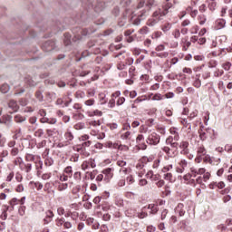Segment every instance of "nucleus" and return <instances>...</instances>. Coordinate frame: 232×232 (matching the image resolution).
Listing matches in <instances>:
<instances>
[{
  "instance_id": "nucleus-1",
  "label": "nucleus",
  "mask_w": 232,
  "mask_h": 232,
  "mask_svg": "<svg viewBox=\"0 0 232 232\" xmlns=\"http://www.w3.org/2000/svg\"><path fill=\"white\" fill-rule=\"evenodd\" d=\"M169 8H171V5H168V7H162V8H159L158 10H156L153 14L152 16L150 18L148 19L147 21V26H157V24H159V23H160V21L164 20V17H166V15H168L169 14Z\"/></svg>"
},
{
  "instance_id": "nucleus-2",
  "label": "nucleus",
  "mask_w": 232,
  "mask_h": 232,
  "mask_svg": "<svg viewBox=\"0 0 232 232\" xmlns=\"http://www.w3.org/2000/svg\"><path fill=\"white\" fill-rule=\"evenodd\" d=\"M140 133L146 135V142L149 146H157L160 142V135L148 128L140 127Z\"/></svg>"
},
{
  "instance_id": "nucleus-3",
  "label": "nucleus",
  "mask_w": 232,
  "mask_h": 232,
  "mask_svg": "<svg viewBox=\"0 0 232 232\" xmlns=\"http://www.w3.org/2000/svg\"><path fill=\"white\" fill-rule=\"evenodd\" d=\"M149 13L148 10L146 9H142L138 15H133L130 18V21L132 23V24H134L135 26H139V24H140L141 21H144V19H146V17H148Z\"/></svg>"
},
{
  "instance_id": "nucleus-4",
  "label": "nucleus",
  "mask_w": 232,
  "mask_h": 232,
  "mask_svg": "<svg viewBox=\"0 0 232 232\" xmlns=\"http://www.w3.org/2000/svg\"><path fill=\"white\" fill-rule=\"evenodd\" d=\"M88 8H94V11L99 14V12H102L104 8H106V4L104 2L96 1L93 3L89 2L87 5Z\"/></svg>"
},
{
  "instance_id": "nucleus-5",
  "label": "nucleus",
  "mask_w": 232,
  "mask_h": 232,
  "mask_svg": "<svg viewBox=\"0 0 232 232\" xmlns=\"http://www.w3.org/2000/svg\"><path fill=\"white\" fill-rule=\"evenodd\" d=\"M113 171H115L113 168H106L102 171L105 184H108L113 179Z\"/></svg>"
},
{
  "instance_id": "nucleus-6",
  "label": "nucleus",
  "mask_w": 232,
  "mask_h": 232,
  "mask_svg": "<svg viewBox=\"0 0 232 232\" xmlns=\"http://www.w3.org/2000/svg\"><path fill=\"white\" fill-rule=\"evenodd\" d=\"M181 155H189V142L182 140L179 146Z\"/></svg>"
},
{
  "instance_id": "nucleus-7",
  "label": "nucleus",
  "mask_w": 232,
  "mask_h": 232,
  "mask_svg": "<svg viewBox=\"0 0 232 232\" xmlns=\"http://www.w3.org/2000/svg\"><path fill=\"white\" fill-rule=\"evenodd\" d=\"M97 164L95 163V160L89 159L88 160H85L82 164V169L83 171H86V169H90V168H96Z\"/></svg>"
},
{
  "instance_id": "nucleus-8",
  "label": "nucleus",
  "mask_w": 232,
  "mask_h": 232,
  "mask_svg": "<svg viewBox=\"0 0 232 232\" xmlns=\"http://www.w3.org/2000/svg\"><path fill=\"white\" fill-rule=\"evenodd\" d=\"M200 140H206L208 139V135H212V133H215V130L213 129H206L204 131L202 129L198 130Z\"/></svg>"
},
{
  "instance_id": "nucleus-9",
  "label": "nucleus",
  "mask_w": 232,
  "mask_h": 232,
  "mask_svg": "<svg viewBox=\"0 0 232 232\" xmlns=\"http://www.w3.org/2000/svg\"><path fill=\"white\" fill-rule=\"evenodd\" d=\"M187 168H188V160H181L178 163V167L176 168V171H177V173H184V171H186Z\"/></svg>"
},
{
  "instance_id": "nucleus-10",
  "label": "nucleus",
  "mask_w": 232,
  "mask_h": 232,
  "mask_svg": "<svg viewBox=\"0 0 232 232\" xmlns=\"http://www.w3.org/2000/svg\"><path fill=\"white\" fill-rule=\"evenodd\" d=\"M63 137H64L65 142L67 144H73L74 136H73V132H72V130L70 129L66 130Z\"/></svg>"
},
{
  "instance_id": "nucleus-11",
  "label": "nucleus",
  "mask_w": 232,
  "mask_h": 232,
  "mask_svg": "<svg viewBox=\"0 0 232 232\" xmlns=\"http://www.w3.org/2000/svg\"><path fill=\"white\" fill-rule=\"evenodd\" d=\"M144 139H146V134H139L136 138V142L137 144H141L140 145V150H148V145L144 143Z\"/></svg>"
},
{
  "instance_id": "nucleus-12",
  "label": "nucleus",
  "mask_w": 232,
  "mask_h": 232,
  "mask_svg": "<svg viewBox=\"0 0 232 232\" xmlns=\"http://www.w3.org/2000/svg\"><path fill=\"white\" fill-rule=\"evenodd\" d=\"M146 178L151 180V182H158V180H160V174H155L153 170H149L146 174Z\"/></svg>"
},
{
  "instance_id": "nucleus-13",
  "label": "nucleus",
  "mask_w": 232,
  "mask_h": 232,
  "mask_svg": "<svg viewBox=\"0 0 232 232\" xmlns=\"http://www.w3.org/2000/svg\"><path fill=\"white\" fill-rule=\"evenodd\" d=\"M175 213L176 215H179V217H184L186 215V208L182 203H179L177 205L175 208Z\"/></svg>"
},
{
  "instance_id": "nucleus-14",
  "label": "nucleus",
  "mask_w": 232,
  "mask_h": 232,
  "mask_svg": "<svg viewBox=\"0 0 232 232\" xmlns=\"http://www.w3.org/2000/svg\"><path fill=\"white\" fill-rule=\"evenodd\" d=\"M189 171V173L183 176V180H189V179H195L197 175H198L195 167H191Z\"/></svg>"
},
{
  "instance_id": "nucleus-15",
  "label": "nucleus",
  "mask_w": 232,
  "mask_h": 232,
  "mask_svg": "<svg viewBox=\"0 0 232 232\" xmlns=\"http://www.w3.org/2000/svg\"><path fill=\"white\" fill-rule=\"evenodd\" d=\"M162 151H164V153H166V155H168V157L173 158V157H177V150H174L173 149L169 148V147H163L162 148Z\"/></svg>"
},
{
  "instance_id": "nucleus-16",
  "label": "nucleus",
  "mask_w": 232,
  "mask_h": 232,
  "mask_svg": "<svg viewBox=\"0 0 232 232\" xmlns=\"http://www.w3.org/2000/svg\"><path fill=\"white\" fill-rule=\"evenodd\" d=\"M8 108L12 110V111H9V113H15V111H19V105L17 104V102L11 100L8 103Z\"/></svg>"
},
{
  "instance_id": "nucleus-17",
  "label": "nucleus",
  "mask_w": 232,
  "mask_h": 232,
  "mask_svg": "<svg viewBox=\"0 0 232 232\" xmlns=\"http://www.w3.org/2000/svg\"><path fill=\"white\" fill-rule=\"evenodd\" d=\"M1 124H5L8 128L12 126V116L10 115H5L2 117V120H0Z\"/></svg>"
},
{
  "instance_id": "nucleus-18",
  "label": "nucleus",
  "mask_w": 232,
  "mask_h": 232,
  "mask_svg": "<svg viewBox=\"0 0 232 232\" xmlns=\"http://www.w3.org/2000/svg\"><path fill=\"white\" fill-rule=\"evenodd\" d=\"M53 218V212L52 210L45 211V218H44V224H49Z\"/></svg>"
},
{
  "instance_id": "nucleus-19",
  "label": "nucleus",
  "mask_w": 232,
  "mask_h": 232,
  "mask_svg": "<svg viewBox=\"0 0 232 232\" xmlns=\"http://www.w3.org/2000/svg\"><path fill=\"white\" fill-rule=\"evenodd\" d=\"M43 50H44L45 52H52V50H53V42L52 41H47L45 42L43 46H42Z\"/></svg>"
},
{
  "instance_id": "nucleus-20",
  "label": "nucleus",
  "mask_w": 232,
  "mask_h": 232,
  "mask_svg": "<svg viewBox=\"0 0 232 232\" xmlns=\"http://www.w3.org/2000/svg\"><path fill=\"white\" fill-rule=\"evenodd\" d=\"M40 156H35L34 154L27 153L25 155L26 162H36Z\"/></svg>"
},
{
  "instance_id": "nucleus-21",
  "label": "nucleus",
  "mask_w": 232,
  "mask_h": 232,
  "mask_svg": "<svg viewBox=\"0 0 232 232\" xmlns=\"http://www.w3.org/2000/svg\"><path fill=\"white\" fill-rule=\"evenodd\" d=\"M63 37V43L65 46H70V44H72V34H70V33H65Z\"/></svg>"
},
{
  "instance_id": "nucleus-22",
  "label": "nucleus",
  "mask_w": 232,
  "mask_h": 232,
  "mask_svg": "<svg viewBox=\"0 0 232 232\" xmlns=\"http://www.w3.org/2000/svg\"><path fill=\"white\" fill-rule=\"evenodd\" d=\"M73 150L75 151H78L80 155H82L83 158H86L90 155V153L88 152V150H86V149L76 147V148H73Z\"/></svg>"
},
{
  "instance_id": "nucleus-23",
  "label": "nucleus",
  "mask_w": 232,
  "mask_h": 232,
  "mask_svg": "<svg viewBox=\"0 0 232 232\" xmlns=\"http://www.w3.org/2000/svg\"><path fill=\"white\" fill-rule=\"evenodd\" d=\"M207 3H208V9L211 12H215V10L217 8V2H216V0H207Z\"/></svg>"
},
{
  "instance_id": "nucleus-24",
  "label": "nucleus",
  "mask_w": 232,
  "mask_h": 232,
  "mask_svg": "<svg viewBox=\"0 0 232 232\" xmlns=\"http://www.w3.org/2000/svg\"><path fill=\"white\" fill-rule=\"evenodd\" d=\"M130 137H131V132L130 130H127L125 132H122V130H121V140H130Z\"/></svg>"
},
{
  "instance_id": "nucleus-25",
  "label": "nucleus",
  "mask_w": 232,
  "mask_h": 232,
  "mask_svg": "<svg viewBox=\"0 0 232 232\" xmlns=\"http://www.w3.org/2000/svg\"><path fill=\"white\" fill-rule=\"evenodd\" d=\"M148 209L150 210V213H151L152 215H156V213L159 212V205H157V204H150V205L148 206Z\"/></svg>"
},
{
  "instance_id": "nucleus-26",
  "label": "nucleus",
  "mask_w": 232,
  "mask_h": 232,
  "mask_svg": "<svg viewBox=\"0 0 232 232\" xmlns=\"http://www.w3.org/2000/svg\"><path fill=\"white\" fill-rule=\"evenodd\" d=\"M181 42H182V44H183V50L185 52H187L188 48H189V46H191V42H189L188 40V36H186L185 38H182Z\"/></svg>"
},
{
  "instance_id": "nucleus-27",
  "label": "nucleus",
  "mask_w": 232,
  "mask_h": 232,
  "mask_svg": "<svg viewBox=\"0 0 232 232\" xmlns=\"http://www.w3.org/2000/svg\"><path fill=\"white\" fill-rule=\"evenodd\" d=\"M25 121H26V117L22 116L20 114H16L14 116V122H16L17 124H21V123L25 122Z\"/></svg>"
},
{
  "instance_id": "nucleus-28",
  "label": "nucleus",
  "mask_w": 232,
  "mask_h": 232,
  "mask_svg": "<svg viewBox=\"0 0 232 232\" xmlns=\"http://www.w3.org/2000/svg\"><path fill=\"white\" fill-rule=\"evenodd\" d=\"M9 204L11 207H8L7 209L14 211V207L19 204V199H17V198H14L10 200Z\"/></svg>"
},
{
  "instance_id": "nucleus-29",
  "label": "nucleus",
  "mask_w": 232,
  "mask_h": 232,
  "mask_svg": "<svg viewBox=\"0 0 232 232\" xmlns=\"http://www.w3.org/2000/svg\"><path fill=\"white\" fill-rule=\"evenodd\" d=\"M34 164H35L37 173H41V169H43V160H41V156L36 160V162H34Z\"/></svg>"
},
{
  "instance_id": "nucleus-30",
  "label": "nucleus",
  "mask_w": 232,
  "mask_h": 232,
  "mask_svg": "<svg viewBox=\"0 0 232 232\" xmlns=\"http://www.w3.org/2000/svg\"><path fill=\"white\" fill-rule=\"evenodd\" d=\"M191 121L188 120V119H182L181 120V124L182 126H184V128H188V130H191Z\"/></svg>"
},
{
  "instance_id": "nucleus-31",
  "label": "nucleus",
  "mask_w": 232,
  "mask_h": 232,
  "mask_svg": "<svg viewBox=\"0 0 232 232\" xmlns=\"http://www.w3.org/2000/svg\"><path fill=\"white\" fill-rule=\"evenodd\" d=\"M216 24H217L218 30H222V28H224V26H226V20L218 19L216 21Z\"/></svg>"
},
{
  "instance_id": "nucleus-32",
  "label": "nucleus",
  "mask_w": 232,
  "mask_h": 232,
  "mask_svg": "<svg viewBox=\"0 0 232 232\" xmlns=\"http://www.w3.org/2000/svg\"><path fill=\"white\" fill-rule=\"evenodd\" d=\"M152 6H157V2L155 0H148L146 5V8L148 9L145 10H147V12H150Z\"/></svg>"
},
{
  "instance_id": "nucleus-33",
  "label": "nucleus",
  "mask_w": 232,
  "mask_h": 232,
  "mask_svg": "<svg viewBox=\"0 0 232 232\" xmlns=\"http://www.w3.org/2000/svg\"><path fill=\"white\" fill-rule=\"evenodd\" d=\"M9 152L7 150L0 151V162H5V158L8 157Z\"/></svg>"
},
{
  "instance_id": "nucleus-34",
  "label": "nucleus",
  "mask_w": 232,
  "mask_h": 232,
  "mask_svg": "<svg viewBox=\"0 0 232 232\" xmlns=\"http://www.w3.org/2000/svg\"><path fill=\"white\" fill-rule=\"evenodd\" d=\"M163 179L169 182H173V174L171 172H166L163 175Z\"/></svg>"
},
{
  "instance_id": "nucleus-35",
  "label": "nucleus",
  "mask_w": 232,
  "mask_h": 232,
  "mask_svg": "<svg viewBox=\"0 0 232 232\" xmlns=\"http://www.w3.org/2000/svg\"><path fill=\"white\" fill-rule=\"evenodd\" d=\"M35 99H37V101H39V102H43V101H44V95H43V92L36 91Z\"/></svg>"
},
{
  "instance_id": "nucleus-36",
  "label": "nucleus",
  "mask_w": 232,
  "mask_h": 232,
  "mask_svg": "<svg viewBox=\"0 0 232 232\" xmlns=\"http://www.w3.org/2000/svg\"><path fill=\"white\" fill-rule=\"evenodd\" d=\"M140 35H148L150 34V28L148 26H143L139 30Z\"/></svg>"
},
{
  "instance_id": "nucleus-37",
  "label": "nucleus",
  "mask_w": 232,
  "mask_h": 232,
  "mask_svg": "<svg viewBox=\"0 0 232 232\" xmlns=\"http://www.w3.org/2000/svg\"><path fill=\"white\" fill-rule=\"evenodd\" d=\"M0 91L2 93H8V92H10V85L4 83L1 85Z\"/></svg>"
},
{
  "instance_id": "nucleus-38",
  "label": "nucleus",
  "mask_w": 232,
  "mask_h": 232,
  "mask_svg": "<svg viewBox=\"0 0 232 232\" xmlns=\"http://www.w3.org/2000/svg\"><path fill=\"white\" fill-rule=\"evenodd\" d=\"M64 173L65 175H67L68 177H72L73 175V169H72V166H68L64 169Z\"/></svg>"
},
{
  "instance_id": "nucleus-39",
  "label": "nucleus",
  "mask_w": 232,
  "mask_h": 232,
  "mask_svg": "<svg viewBox=\"0 0 232 232\" xmlns=\"http://www.w3.org/2000/svg\"><path fill=\"white\" fill-rule=\"evenodd\" d=\"M25 82L28 84V86H36L37 84V82H35L30 76L25 78Z\"/></svg>"
},
{
  "instance_id": "nucleus-40",
  "label": "nucleus",
  "mask_w": 232,
  "mask_h": 232,
  "mask_svg": "<svg viewBox=\"0 0 232 232\" xmlns=\"http://www.w3.org/2000/svg\"><path fill=\"white\" fill-rule=\"evenodd\" d=\"M206 153H207L206 148H204V146H199L198 149V155L204 157Z\"/></svg>"
},
{
  "instance_id": "nucleus-41",
  "label": "nucleus",
  "mask_w": 232,
  "mask_h": 232,
  "mask_svg": "<svg viewBox=\"0 0 232 232\" xmlns=\"http://www.w3.org/2000/svg\"><path fill=\"white\" fill-rule=\"evenodd\" d=\"M44 164L45 166H48V167L53 166V159L47 156L44 160Z\"/></svg>"
},
{
  "instance_id": "nucleus-42",
  "label": "nucleus",
  "mask_w": 232,
  "mask_h": 232,
  "mask_svg": "<svg viewBox=\"0 0 232 232\" xmlns=\"http://www.w3.org/2000/svg\"><path fill=\"white\" fill-rule=\"evenodd\" d=\"M218 66V62L217 60H210L208 63V68H217Z\"/></svg>"
},
{
  "instance_id": "nucleus-43",
  "label": "nucleus",
  "mask_w": 232,
  "mask_h": 232,
  "mask_svg": "<svg viewBox=\"0 0 232 232\" xmlns=\"http://www.w3.org/2000/svg\"><path fill=\"white\" fill-rule=\"evenodd\" d=\"M141 162L144 164H148V162H153V157L144 156L140 159Z\"/></svg>"
},
{
  "instance_id": "nucleus-44",
  "label": "nucleus",
  "mask_w": 232,
  "mask_h": 232,
  "mask_svg": "<svg viewBox=\"0 0 232 232\" xmlns=\"http://www.w3.org/2000/svg\"><path fill=\"white\" fill-rule=\"evenodd\" d=\"M171 169H173V165L169 164V165H166L165 167H163L161 171H162V173H169V171H171Z\"/></svg>"
},
{
  "instance_id": "nucleus-45",
  "label": "nucleus",
  "mask_w": 232,
  "mask_h": 232,
  "mask_svg": "<svg viewBox=\"0 0 232 232\" xmlns=\"http://www.w3.org/2000/svg\"><path fill=\"white\" fill-rule=\"evenodd\" d=\"M76 99H84L86 97V93L82 91H78L75 93Z\"/></svg>"
},
{
  "instance_id": "nucleus-46",
  "label": "nucleus",
  "mask_w": 232,
  "mask_h": 232,
  "mask_svg": "<svg viewBox=\"0 0 232 232\" xmlns=\"http://www.w3.org/2000/svg\"><path fill=\"white\" fill-rule=\"evenodd\" d=\"M162 32H169L171 30V24L168 23L162 25L161 27Z\"/></svg>"
},
{
  "instance_id": "nucleus-47",
  "label": "nucleus",
  "mask_w": 232,
  "mask_h": 232,
  "mask_svg": "<svg viewBox=\"0 0 232 232\" xmlns=\"http://www.w3.org/2000/svg\"><path fill=\"white\" fill-rule=\"evenodd\" d=\"M231 62H226L225 63L222 64V68L226 70V72H229L231 70Z\"/></svg>"
},
{
  "instance_id": "nucleus-48",
  "label": "nucleus",
  "mask_w": 232,
  "mask_h": 232,
  "mask_svg": "<svg viewBox=\"0 0 232 232\" xmlns=\"http://www.w3.org/2000/svg\"><path fill=\"white\" fill-rule=\"evenodd\" d=\"M55 92H45V97L47 99H49V101H53V99H55Z\"/></svg>"
},
{
  "instance_id": "nucleus-49",
  "label": "nucleus",
  "mask_w": 232,
  "mask_h": 232,
  "mask_svg": "<svg viewBox=\"0 0 232 232\" xmlns=\"http://www.w3.org/2000/svg\"><path fill=\"white\" fill-rule=\"evenodd\" d=\"M92 146V142L90 140L83 141L81 146H78L79 148H82L83 150H86V148H90Z\"/></svg>"
},
{
  "instance_id": "nucleus-50",
  "label": "nucleus",
  "mask_w": 232,
  "mask_h": 232,
  "mask_svg": "<svg viewBox=\"0 0 232 232\" xmlns=\"http://www.w3.org/2000/svg\"><path fill=\"white\" fill-rule=\"evenodd\" d=\"M160 37H162V32L157 31L151 34V39H160Z\"/></svg>"
},
{
  "instance_id": "nucleus-51",
  "label": "nucleus",
  "mask_w": 232,
  "mask_h": 232,
  "mask_svg": "<svg viewBox=\"0 0 232 232\" xmlns=\"http://www.w3.org/2000/svg\"><path fill=\"white\" fill-rule=\"evenodd\" d=\"M156 55L157 57H160V59H166V57H169V53L168 52L157 53Z\"/></svg>"
},
{
  "instance_id": "nucleus-52",
  "label": "nucleus",
  "mask_w": 232,
  "mask_h": 232,
  "mask_svg": "<svg viewBox=\"0 0 232 232\" xmlns=\"http://www.w3.org/2000/svg\"><path fill=\"white\" fill-rule=\"evenodd\" d=\"M126 182H127V184H129V186H131V184H133L135 182V179H133V176L129 175L126 178Z\"/></svg>"
},
{
  "instance_id": "nucleus-53",
  "label": "nucleus",
  "mask_w": 232,
  "mask_h": 232,
  "mask_svg": "<svg viewBox=\"0 0 232 232\" xmlns=\"http://www.w3.org/2000/svg\"><path fill=\"white\" fill-rule=\"evenodd\" d=\"M116 164L120 167V168H126V166L128 165V163L126 161H124L123 160H117Z\"/></svg>"
},
{
  "instance_id": "nucleus-54",
  "label": "nucleus",
  "mask_w": 232,
  "mask_h": 232,
  "mask_svg": "<svg viewBox=\"0 0 232 232\" xmlns=\"http://www.w3.org/2000/svg\"><path fill=\"white\" fill-rule=\"evenodd\" d=\"M43 135H44V130L43 129H38V130L34 132V137L41 138V137H43Z\"/></svg>"
},
{
  "instance_id": "nucleus-55",
  "label": "nucleus",
  "mask_w": 232,
  "mask_h": 232,
  "mask_svg": "<svg viewBox=\"0 0 232 232\" xmlns=\"http://www.w3.org/2000/svg\"><path fill=\"white\" fill-rule=\"evenodd\" d=\"M64 189H68V183H61L58 186V191H64Z\"/></svg>"
},
{
  "instance_id": "nucleus-56",
  "label": "nucleus",
  "mask_w": 232,
  "mask_h": 232,
  "mask_svg": "<svg viewBox=\"0 0 232 232\" xmlns=\"http://www.w3.org/2000/svg\"><path fill=\"white\" fill-rule=\"evenodd\" d=\"M95 88H91L87 90L88 97H95Z\"/></svg>"
},
{
  "instance_id": "nucleus-57",
  "label": "nucleus",
  "mask_w": 232,
  "mask_h": 232,
  "mask_svg": "<svg viewBox=\"0 0 232 232\" xmlns=\"http://www.w3.org/2000/svg\"><path fill=\"white\" fill-rule=\"evenodd\" d=\"M71 162H79V154H72L70 158Z\"/></svg>"
},
{
  "instance_id": "nucleus-58",
  "label": "nucleus",
  "mask_w": 232,
  "mask_h": 232,
  "mask_svg": "<svg viewBox=\"0 0 232 232\" xmlns=\"http://www.w3.org/2000/svg\"><path fill=\"white\" fill-rule=\"evenodd\" d=\"M85 106H93L95 104V99H89L84 102Z\"/></svg>"
},
{
  "instance_id": "nucleus-59",
  "label": "nucleus",
  "mask_w": 232,
  "mask_h": 232,
  "mask_svg": "<svg viewBox=\"0 0 232 232\" xmlns=\"http://www.w3.org/2000/svg\"><path fill=\"white\" fill-rule=\"evenodd\" d=\"M159 166H160V160L157 159L153 161L152 168L154 169H159Z\"/></svg>"
},
{
  "instance_id": "nucleus-60",
  "label": "nucleus",
  "mask_w": 232,
  "mask_h": 232,
  "mask_svg": "<svg viewBox=\"0 0 232 232\" xmlns=\"http://www.w3.org/2000/svg\"><path fill=\"white\" fill-rule=\"evenodd\" d=\"M32 163H27V164H24V171L25 173H30V171H32Z\"/></svg>"
},
{
  "instance_id": "nucleus-61",
  "label": "nucleus",
  "mask_w": 232,
  "mask_h": 232,
  "mask_svg": "<svg viewBox=\"0 0 232 232\" xmlns=\"http://www.w3.org/2000/svg\"><path fill=\"white\" fill-rule=\"evenodd\" d=\"M168 209L164 208L162 211H161V215H160V218L161 220H166V217H168Z\"/></svg>"
},
{
  "instance_id": "nucleus-62",
  "label": "nucleus",
  "mask_w": 232,
  "mask_h": 232,
  "mask_svg": "<svg viewBox=\"0 0 232 232\" xmlns=\"http://www.w3.org/2000/svg\"><path fill=\"white\" fill-rule=\"evenodd\" d=\"M198 19H199V24H201V25L206 24V21H207L206 15L201 14L198 16Z\"/></svg>"
},
{
  "instance_id": "nucleus-63",
  "label": "nucleus",
  "mask_w": 232,
  "mask_h": 232,
  "mask_svg": "<svg viewBox=\"0 0 232 232\" xmlns=\"http://www.w3.org/2000/svg\"><path fill=\"white\" fill-rule=\"evenodd\" d=\"M74 130H84V123L79 122L74 125Z\"/></svg>"
},
{
  "instance_id": "nucleus-64",
  "label": "nucleus",
  "mask_w": 232,
  "mask_h": 232,
  "mask_svg": "<svg viewBox=\"0 0 232 232\" xmlns=\"http://www.w3.org/2000/svg\"><path fill=\"white\" fill-rule=\"evenodd\" d=\"M224 150L227 153H232V145H229V144L225 145Z\"/></svg>"
}]
</instances>
